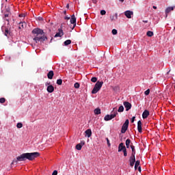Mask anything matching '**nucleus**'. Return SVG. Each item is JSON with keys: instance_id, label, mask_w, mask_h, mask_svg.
I'll return each instance as SVG.
<instances>
[{"instance_id": "f257e3e1", "label": "nucleus", "mask_w": 175, "mask_h": 175, "mask_svg": "<svg viewBox=\"0 0 175 175\" xmlns=\"http://www.w3.org/2000/svg\"><path fill=\"white\" fill-rule=\"evenodd\" d=\"M38 157H40V153L38 152H31V153H23L21 154L19 157L16 158V159H14L11 163V165H17L18 162H21L23 161H33L35 158H38Z\"/></svg>"}, {"instance_id": "f03ea898", "label": "nucleus", "mask_w": 175, "mask_h": 175, "mask_svg": "<svg viewBox=\"0 0 175 175\" xmlns=\"http://www.w3.org/2000/svg\"><path fill=\"white\" fill-rule=\"evenodd\" d=\"M31 32L34 36V38H33V40H34L36 43H38V42H44V40L47 39V38L44 36V35L43 34L44 33L43 30L39 28H36L33 29Z\"/></svg>"}, {"instance_id": "7ed1b4c3", "label": "nucleus", "mask_w": 175, "mask_h": 175, "mask_svg": "<svg viewBox=\"0 0 175 175\" xmlns=\"http://www.w3.org/2000/svg\"><path fill=\"white\" fill-rule=\"evenodd\" d=\"M102 85H103V81H97L92 90V94H96L100 91V88H102Z\"/></svg>"}, {"instance_id": "20e7f679", "label": "nucleus", "mask_w": 175, "mask_h": 175, "mask_svg": "<svg viewBox=\"0 0 175 175\" xmlns=\"http://www.w3.org/2000/svg\"><path fill=\"white\" fill-rule=\"evenodd\" d=\"M128 126H129V120H126L125 122L122 126L121 133H125V132L128 131Z\"/></svg>"}, {"instance_id": "39448f33", "label": "nucleus", "mask_w": 175, "mask_h": 175, "mask_svg": "<svg viewBox=\"0 0 175 175\" xmlns=\"http://www.w3.org/2000/svg\"><path fill=\"white\" fill-rule=\"evenodd\" d=\"M123 105L126 109V111H129V110H131V109H132V104H131L128 101H124L123 103Z\"/></svg>"}, {"instance_id": "423d86ee", "label": "nucleus", "mask_w": 175, "mask_h": 175, "mask_svg": "<svg viewBox=\"0 0 175 175\" xmlns=\"http://www.w3.org/2000/svg\"><path fill=\"white\" fill-rule=\"evenodd\" d=\"M135 162H136V158L135 157L131 156L129 158V163H130L131 167H133Z\"/></svg>"}, {"instance_id": "0eeeda50", "label": "nucleus", "mask_w": 175, "mask_h": 175, "mask_svg": "<svg viewBox=\"0 0 175 175\" xmlns=\"http://www.w3.org/2000/svg\"><path fill=\"white\" fill-rule=\"evenodd\" d=\"M64 36V30L62 28L58 29V32L55 35V38H62Z\"/></svg>"}, {"instance_id": "6e6552de", "label": "nucleus", "mask_w": 175, "mask_h": 175, "mask_svg": "<svg viewBox=\"0 0 175 175\" xmlns=\"http://www.w3.org/2000/svg\"><path fill=\"white\" fill-rule=\"evenodd\" d=\"M174 6L172 7H168L165 9V18H167V16L170 12H173L174 10Z\"/></svg>"}, {"instance_id": "1a4fd4ad", "label": "nucleus", "mask_w": 175, "mask_h": 175, "mask_svg": "<svg viewBox=\"0 0 175 175\" xmlns=\"http://www.w3.org/2000/svg\"><path fill=\"white\" fill-rule=\"evenodd\" d=\"M70 23H71V24H73V27H72V29H75V27H76V16H75V14H73L71 16Z\"/></svg>"}, {"instance_id": "9d476101", "label": "nucleus", "mask_w": 175, "mask_h": 175, "mask_svg": "<svg viewBox=\"0 0 175 175\" xmlns=\"http://www.w3.org/2000/svg\"><path fill=\"white\" fill-rule=\"evenodd\" d=\"M124 15L127 18H132V16H133V12L127 10L124 12Z\"/></svg>"}, {"instance_id": "9b49d317", "label": "nucleus", "mask_w": 175, "mask_h": 175, "mask_svg": "<svg viewBox=\"0 0 175 175\" xmlns=\"http://www.w3.org/2000/svg\"><path fill=\"white\" fill-rule=\"evenodd\" d=\"M84 144H85V142H84V141H81V143L77 144V146H76L77 150L80 151V150H81V148H83V146H84Z\"/></svg>"}, {"instance_id": "f8f14e48", "label": "nucleus", "mask_w": 175, "mask_h": 175, "mask_svg": "<svg viewBox=\"0 0 175 175\" xmlns=\"http://www.w3.org/2000/svg\"><path fill=\"white\" fill-rule=\"evenodd\" d=\"M126 149V147L124 146V143H120L118 146V152H121V151H124Z\"/></svg>"}, {"instance_id": "ddd939ff", "label": "nucleus", "mask_w": 175, "mask_h": 175, "mask_svg": "<svg viewBox=\"0 0 175 175\" xmlns=\"http://www.w3.org/2000/svg\"><path fill=\"white\" fill-rule=\"evenodd\" d=\"M148 116H150V111H148V110H145L142 113V118L146 120V118H148Z\"/></svg>"}, {"instance_id": "4468645a", "label": "nucleus", "mask_w": 175, "mask_h": 175, "mask_svg": "<svg viewBox=\"0 0 175 175\" xmlns=\"http://www.w3.org/2000/svg\"><path fill=\"white\" fill-rule=\"evenodd\" d=\"M137 131L139 133H142L143 132L142 128V121L139 120L137 122Z\"/></svg>"}, {"instance_id": "2eb2a0df", "label": "nucleus", "mask_w": 175, "mask_h": 175, "mask_svg": "<svg viewBox=\"0 0 175 175\" xmlns=\"http://www.w3.org/2000/svg\"><path fill=\"white\" fill-rule=\"evenodd\" d=\"M27 27V23L25 22H21L18 24V29H24Z\"/></svg>"}, {"instance_id": "dca6fc26", "label": "nucleus", "mask_w": 175, "mask_h": 175, "mask_svg": "<svg viewBox=\"0 0 175 175\" xmlns=\"http://www.w3.org/2000/svg\"><path fill=\"white\" fill-rule=\"evenodd\" d=\"M46 91H48V92H49V94L54 92V86H53V85H49L47 87Z\"/></svg>"}, {"instance_id": "f3484780", "label": "nucleus", "mask_w": 175, "mask_h": 175, "mask_svg": "<svg viewBox=\"0 0 175 175\" xmlns=\"http://www.w3.org/2000/svg\"><path fill=\"white\" fill-rule=\"evenodd\" d=\"M131 148L132 150L131 157H135V155H136V149H135V146H133V144H131Z\"/></svg>"}, {"instance_id": "a211bd4d", "label": "nucleus", "mask_w": 175, "mask_h": 175, "mask_svg": "<svg viewBox=\"0 0 175 175\" xmlns=\"http://www.w3.org/2000/svg\"><path fill=\"white\" fill-rule=\"evenodd\" d=\"M11 33L12 32L10 31V29H9V28H6L5 29V33H4L5 36H7V38H9Z\"/></svg>"}, {"instance_id": "6ab92c4d", "label": "nucleus", "mask_w": 175, "mask_h": 175, "mask_svg": "<svg viewBox=\"0 0 175 175\" xmlns=\"http://www.w3.org/2000/svg\"><path fill=\"white\" fill-rule=\"evenodd\" d=\"M47 77H48V79L51 80L53 79V77H54V71H53V70L49 71L47 74Z\"/></svg>"}, {"instance_id": "aec40b11", "label": "nucleus", "mask_w": 175, "mask_h": 175, "mask_svg": "<svg viewBox=\"0 0 175 175\" xmlns=\"http://www.w3.org/2000/svg\"><path fill=\"white\" fill-rule=\"evenodd\" d=\"M85 136H87L88 137H91L92 135V131H91V129H88L85 131Z\"/></svg>"}, {"instance_id": "412c9836", "label": "nucleus", "mask_w": 175, "mask_h": 175, "mask_svg": "<svg viewBox=\"0 0 175 175\" xmlns=\"http://www.w3.org/2000/svg\"><path fill=\"white\" fill-rule=\"evenodd\" d=\"M131 144H133L132 143V141H131L129 139H127L126 140V148H129L131 147Z\"/></svg>"}, {"instance_id": "4be33fe9", "label": "nucleus", "mask_w": 175, "mask_h": 175, "mask_svg": "<svg viewBox=\"0 0 175 175\" xmlns=\"http://www.w3.org/2000/svg\"><path fill=\"white\" fill-rule=\"evenodd\" d=\"M94 113L96 116L100 114V109L99 108H96L94 110Z\"/></svg>"}, {"instance_id": "5701e85b", "label": "nucleus", "mask_w": 175, "mask_h": 175, "mask_svg": "<svg viewBox=\"0 0 175 175\" xmlns=\"http://www.w3.org/2000/svg\"><path fill=\"white\" fill-rule=\"evenodd\" d=\"M118 18V14H115V16H111L110 18L111 20V21H114V20H117V18Z\"/></svg>"}, {"instance_id": "b1692460", "label": "nucleus", "mask_w": 175, "mask_h": 175, "mask_svg": "<svg viewBox=\"0 0 175 175\" xmlns=\"http://www.w3.org/2000/svg\"><path fill=\"white\" fill-rule=\"evenodd\" d=\"M139 165H140V161L137 160L135 161V170H137V168L139 167Z\"/></svg>"}, {"instance_id": "393cba45", "label": "nucleus", "mask_w": 175, "mask_h": 175, "mask_svg": "<svg viewBox=\"0 0 175 175\" xmlns=\"http://www.w3.org/2000/svg\"><path fill=\"white\" fill-rule=\"evenodd\" d=\"M146 35L149 38H151V37L154 36V32H152L151 31H147Z\"/></svg>"}, {"instance_id": "a878e982", "label": "nucleus", "mask_w": 175, "mask_h": 175, "mask_svg": "<svg viewBox=\"0 0 175 175\" xmlns=\"http://www.w3.org/2000/svg\"><path fill=\"white\" fill-rule=\"evenodd\" d=\"M70 43H72V40H66L64 42V46H69V44H70Z\"/></svg>"}, {"instance_id": "bb28decb", "label": "nucleus", "mask_w": 175, "mask_h": 175, "mask_svg": "<svg viewBox=\"0 0 175 175\" xmlns=\"http://www.w3.org/2000/svg\"><path fill=\"white\" fill-rule=\"evenodd\" d=\"M9 14H10V13H8V12H5L4 16H5V18L4 20L5 21H8L9 23V18H7L8 17H9Z\"/></svg>"}, {"instance_id": "cd10ccee", "label": "nucleus", "mask_w": 175, "mask_h": 175, "mask_svg": "<svg viewBox=\"0 0 175 175\" xmlns=\"http://www.w3.org/2000/svg\"><path fill=\"white\" fill-rule=\"evenodd\" d=\"M118 113H122L124 111V106L121 105L119 107L118 109Z\"/></svg>"}, {"instance_id": "c85d7f7f", "label": "nucleus", "mask_w": 175, "mask_h": 175, "mask_svg": "<svg viewBox=\"0 0 175 175\" xmlns=\"http://www.w3.org/2000/svg\"><path fill=\"white\" fill-rule=\"evenodd\" d=\"M113 91H115V92H118V91H120V86L117 85L113 88Z\"/></svg>"}, {"instance_id": "c756f323", "label": "nucleus", "mask_w": 175, "mask_h": 175, "mask_svg": "<svg viewBox=\"0 0 175 175\" xmlns=\"http://www.w3.org/2000/svg\"><path fill=\"white\" fill-rule=\"evenodd\" d=\"M105 121H110L111 118H110V115H106L104 118Z\"/></svg>"}, {"instance_id": "7c9ffc66", "label": "nucleus", "mask_w": 175, "mask_h": 175, "mask_svg": "<svg viewBox=\"0 0 175 175\" xmlns=\"http://www.w3.org/2000/svg\"><path fill=\"white\" fill-rule=\"evenodd\" d=\"M91 81H92V83H96V81H98V78L94 77H92V78L91 79Z\"/></svg>"}, {"instance_id": "2f4dec72", "label": "nucleus", "mask_w": 175, "mask_h": 175, "mask_svg": "<svg viewBox=\"0 0 175 175\" xmlns=\"http://www.w3.org/2000/svg\"><path fill=\"white\" fill-rule=\"evenodd\" d=\"M57 84L58 85H62V79H59L57 80Z\"/></svg>"}, {"instance_id": "473e14b6", "label": "nucleus", "mask_w": 175, "mask_h": 175, "mask_svg": "<svg viewBox=\"0 0 175 175\" xmlns=\"http://www.w3.org/2000/svg\"><path fill=\"white\" fill-rule=\"evenodd\" d=\"M16 126L18 129H20L21 128H23V123L21 122L18 123Z\"/></svg>"}, {"instance_id": "72a5a7b5", "label": "nucleus", "mask_w": 175, "mask_h": 175, "mask_svg": "<svg viewBox=\"0 0 175 175\" xmlns=\"http://www.w3.org/2000/svg\"><path fill=\"white\" fill-rule=\"evenodd\" d=\"M75 88H80V83H75L74 85Z\"/></svg>"}, {"instance_id": "f704fd0d", "label": "nucleus", "mask_w": 175, "mask_h": 175, "mask_svg": "<svg viewBox=\"0 0 175 175\" xmlns=\"http://www.w3.org/2000/svg\"><path fill=\"white\" fill-rule=\"evenodd\" d=\"M6 102V99L5 98H0V103H5Z\"/></svg>"}, {"instance_id": "c9c22d12", "label": "nucleus", "mask_w": 175, "mask_h": 175, "mask_svg": "<svg viewBox=\"0 0 175 175\" xmlns=\"http://www.w3.org/2000/svg\"><path fill=\"white\" fill-rule=\"evenodd\" d=\"M100 14L101 16H105V14H106V11L105 10H102L100 11Z\"/></svg>"}, {"instance_id": "e433bc0d", "label": "nucleus", "mask_w": 175, "mask_h": 175, "mask_svg": "<svg viewBox=\"0 0 175 175\" xmlns=\"http://www.w3.org/2000/svg\"><path fill=\"white\" fill-rule=\"evenodd\" d=\"M145 95H150V89H148L146 91L144 92Z\"/></svg>"}, {"instance_id": "4c0bfd02", "label": "nucleus", "mask_w": 175, "mask_h": 175, "mask_svg": "<svg viewBox=\"0 0 175 175\" xmlns=\"http://www.w3.org/2000/svg\"><path fill=\"white\" fill-rule=\"evenodd\" d=\"M117 29H113V30H112V33H113V35H117Z\"/></svg>"}, {"instance_id": "58836bf2", "label": "nucleus", "mask_w": 175, "mask_h": 175, "mask_svg": "<svg viewBox=\"0 0 175 175\" xmlns=\"http://www.w3.org/2000/svg\"><path fill=\"white\" fill-rule=\"evenodd\" d=\"M111 120H113V118H116V114L111 113L109 115Z\"/></svg>"}, {"instance_id": "ea45409f", "label": "nucleus", "mask_w": 175, "mask_h": 175, "mask_svg": "<svg viewBox=\"0 0 175 175\" xmlns=\"http://www.w3.org/2000/svg\"><path fill=\"white\" fill-rule=\"evenodd\" d=\"M123 152H124V157L128 156V153L126 152V148L123 150Z\"/></svg>"}, {"instance_id": "a19ab883", "label": "nucleus", "mask_w": 175, "mask_h": 175, "mask_svg": "<svg viewBox=\"0 0 175 175\" xmlns=\"http://www.w3.org/2000/svg\"><path fill=\"white\" fill-rule=\"evenodd\" d=\"M111 113L112 114H115V117H117V114H118V112H117V111H112Z\"/></svg>"}, {"instance_id": "79ce46f5", "label": "nucleus", "mask_w": 175, "mask_h": 175, "mask_svg": "<svg viewBox=\"0 0 175 175\" xmlns=\"http://www.w3.org/2000/svg\"><path fill=\"white\" fill-rule=\"evenodd\" d=\"M106 140H107V143L108 147H110V146H111L110 140H109V138H106Z\"/></svg>"}, {"instance_id": "37998d69", "label": "nucleus", "mask_w": 175, "mask_h": 175, "mask_svg": "<svg viewBox=\"0 0 175 175\" xmlns=\"http://www.w3.org/2000/svg\"><path fill=\"white\" fill-rule=\"evenodd\" d=\"M5 13H10V8H8L5 9Z\"/></svg>"}, {"instance_id": "c03bdc74", "label": "nucleus", "mask_w": 175, "mask_h": 175, "mask_svg": "<svg viewBox=\"0 0 175 175\" xmlns=\"http://www.w3.org/2000/svg\"><path fill=\"white\" fill-rule=\"evenodd\" d=\"M57 174H58L57 170H54L53 172L52 173V175H57Z\"/></svg>"}, {"instance_id": "a18cd8bd", "label": "nucleus", "mask_w": 175, "mask_h": 175, "mask_svg": "<svg viewBox=\"0 0 175 175\" xmlns=\"http://www.w3.org/2000/svg\"><path fill=\"white\" fill-rule=\"evenodd\" d=\"M135 118H136V117H135V116L131 118L132 123L135 122Z\"/></svg>"}, {"instance_id": "49530a36", "label": "nucleus", "mask_w": 175, "mask_h": 175, "mask_svg": "<svg viewBox=\"0 0 175 175\" xmlns=\"http://www.w3.org/2000/svg\"><path fill=\"white\" fill-rule=\"evenodd\" d=\"M66 20H70V17L65 16L64 18Z\"/></svg>"}, {"instance_id": "de8ad7c7", "label": "nucleus", "mask_w": 175, "mask_h": 175, "mask_svg": "<svg viewBox=\"0 0 175 175\" xmlns=\"http://www.w3.org/2000/svg\"><path fill=\"white\" fill-rule=\"evenodd\" d=\"M19 17H24V14H21L18 15Z\"/></svg>"}, {"instance_id": "09e8293b", "label": "nucleus", "mask_w": 175, "mask_h": 175, "mask_svg": "<svg viewBox=\"0 0 175 175\" xmlns=\"http://www.w3.org/2000/svg\"><path fill=\"white\" fill-rule=\"evenodd\" d=\"M138 170H139V172H142V167L139 166L138 167Z\"/></svg>"}, {"instance_id": "8fccbe9b", "label": "nucleus", "mask_w": 175, "mask_h": 175, "mask_svg": "<svg viewBox=\"0 0 175 175\" xmlns=\"http://www.w3.org/2000/svg\"><path fill=\"white\" fill-rule=\"evenodd\" d=\"M92 2H93V3H96L97 1L96 0H92Z\"/></svg>"}, {"instance_id": "3c124183", "label": "nucleus", "mask_w": 175, "mask_h": 175, "mask_svg": "<svg viewBox=\"0 0 175 175\" xmlns=\"http://www.w3.org/2000/svg\"><path fill=\"white\" fill-rule=\"evenodd\" d=\"M113 111H117V107H114V108L113 109Z\"/></svg>"}, {"instance_id": "603ef678", "label": "nucleus", "mask_w": 175, "mask_h": 175, "mask_svg": "<svg viewBox=\"0 0 175 175\" xmlns=\"http://www.w3.org/2000/svg\"><path fill=\"white\" fill-rule=\"evenodd\" d=\"M66 8H67V9H69V3H68V4L66 5Z\"/></svg>"}, {"instance_id": "864d4df0", "label": "nucleus", "mask_w": 175, "mask_h": 175, "mask_svg": "<svg viewBox=\"0 0 175 175\" xmlns=\"http://www.w3.org/2000/svg\"><path fill=\"white\" fill-rule=\"evenodd\" d=\"M143 23H148V21H143Z\"/></svg>"}, {"instance_id": "5fc2aeb1", "label": "nucleus", "mask_w": 175, "mask_h": 175, "mask_svg": "<svg viewBox=\"0 0 175 175\" xmlns=\"http://www.w3.org/2000/svg\"><path fill=\"white\" fill-rule=\"evenodd\" d=\"M153 9H157V6H155V5H153Z\"/></svg>"}, {"instance_id": "6e6d98bb", "label": "nucleus", "mask_w": 175, "mask_h": 175, "mask_svg": "<svg viewBox=\"0 0 175 175\" xmlns=\"http://www.w3.org/2000/svg\"><path fill=\"white\" fill-rule=\"evenodd\" d=\"M45 85H50V83H46Z\"/></svg>"}, {"instance_id": "4d7b16f0", "label": "nucleus", "mask_w": 175, "mask_h": 175, "mask_svg": "<svg viewBox=\"0 0 175 175\" xmlns=\"http://www.w3.org/2000/svg\"><path fill=\"white\" fill-rule=\"evenodd\" d=\"M120 2H124L125 0H119Z\"/></svg>"}]
</instances>
